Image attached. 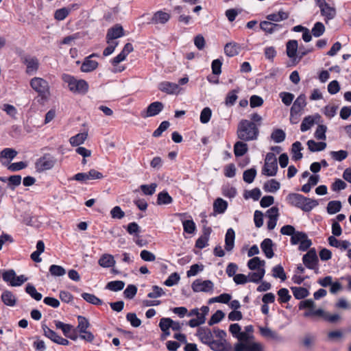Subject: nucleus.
I'll use <instances>...</instances> for the list:
<instances>
[{
    "label": "nucleus",
    "instance_id": "nucleus-1",
    "mask_svg": "<svg viewBox=\"0 0 351 351\" xmlns=\"http://www.w3.org/2000/svg\"><path fill=\"white\" fill-rule=\"evenodd\" d=\"M213 333L218 339H213V332L207 327H199L196 335L201 342L208 345L211 350L214 351H227L230 346L226 339V332L223 330L214 328Z\"/></svg>",
    "mask_w": 351,
    "mask_h": 351
},
{
    "label": "nucleus",
    "instance_id": "nucleus-2",
    "mask_svg": "<svg viewBox=\"0 0 351 351\" xmlns=\"http://www.w3.org/2000/svg\"><path fill=\"white\" fill-rule=\"evenodd\" d=\"M237 138L242 141H253L259 136V128L253 121L241 119L237 126Z\"/></svg>",
    "mask_w": 351,
    "mask_h": 351
},
{
    "label": "nucleus",
    "instance_id": "nucleus-3",
    "mask_svg": "<svg viewBox=\"0 0 351 351\" xmlns=\"http://www.w3.org/2000/svg\"><path fill=\"white\" fill-rule=\"evenodd\" d=\"M286 201L290 206L298 208L306 213L311 212L319 204L317 200L296 193L288 194L286 197Z\"/></svg>",
    "mask_w": 351,
    "mask_h": 351
},
{
    "label": "nucleus",
    "instance_id": "nucleus-4",
    "mask_svg": "<svg viewBox=\"0 0 351 351\" xmlns=\"http://www.w3.org/2000/svg\"><path fill=\"white\" fill-rule=\"evenodd\" d=\"M1 278L10 287H20L28 280L25 275L16 276V272L12 269L3 271Z\"/></svg>",
    "mask_w": 351,
    "mask_h": 351
},
{
    "label": "nucleus",
    "instance_id": "nucleus-5",
    "mask_svg": "<svg viewBox=\"0 0 351 351\" xmlns=\"http://www.w3.org/2000/svg\"><path fill=\"white\" fill-rule=\"evenodd\" d=\"M56 163V158L49 153H45L35 162V169L37 172L40 173L53 168Z\"/></svg>",
    "mask_w": 351,
    "mask_h": 351
},
{
    "label": "nucleus",
    "instance_id": "nucleus-6",
    "mask_svg": "<svg viewBox=\"0 0 351 351\" xmlns=\"http://www.w3.org/2000/svg\"><path fill=\"white\" fill-rule=\"evenodd\" d=\"M278 171L277 158L274 153L269 152L266 154L265 165L262 169V173L271 177L276 175Z\"/></svg>",
    "mask_w": 351,
    "mask_h": 351
},
{
    "label": "nucleus",
    "instance_id": "nucleus-7",
    "mask_svg": "<svg viewBox=\"0 0 351 351\" xmlns=\"http://www.w3.org/2000/svg\"><path fill=\"white\" fill-rule=\"evenodd\" d=\"M302 262L304 266L315 274L319 273V259L315 248L310 249L302 257Z\"/></svg>",
    "mask_w": 351,
    "mask_h": 351
},
{
    "label": "nucleus",
    "instance_id": "nucleus-8",
    "mask_svg": "<svg viewBox=\"0 0 351 351\" xmlns=\"http://www.w3.org/2000/svg\"><path fill=\"white\" fill-rule=\"evenodd\" d=\"M316 3L319 8L321 14L324 16L326 23L335 19L337 15V11L335 7L330 6L326 0H317Z\"/></svg>",
    "mask_w": 351,
    "mask_h": 351
},
{
    "label": "nucleus",
    "instance_id": "nucleus-9",
    "mask_svg": "<svg viewBox=\"0 0 351 351\" xmlns=\"http://www.w3.org/2000/svg\"><path fill=\"white\" fill-rule=\"evenodd\" d=\"M194 292H212L214 288L213 282L210 280H202L196 279L191 285Z\"/></svg>",
    "mask_w": 351,
    "mask_h": 351
},
{
    "label": "nucleus",
    "instance_id": "nucleus-10",
    "mask_svg": "<svg viewBox=\"0 0 351 351\" xmlns=\"http://www.w3.org/2000/svg\"><path fill=\"white\" fill-rule=\"evenodd\" d=\"M164 108V105L160 101H154L151 103L145 110L141 112V117L146 119L154 117L158 114Z\"/></svg>",
    "mask_w": 351,
    "mask_h": 351
},
{
    "label": "nucleus",
    "instance_id": "nucleus-11",
    "mask_svg": "<svg viewBox=\"0 0 351 351\" xmlns=\"http://www.w3.org/2000/svg\"><path fill=\"white\" fill-rule=\"evenodd\" d=\"M62 80L64 85L68 86L69 88H86L88 86V84L85 80H77L69 74H63Z\"/></svg>",
    "mask_w": 351,
    "mask_h": 351
},
{
    "label": "nucleus",
    "instance_id": "nucleus-12",
    "mask_svg": "<svg viewBox=\"0 0 351 351\" xmlns=\"http://www.w3.org/2000/svg\"><path fill=\"white\" fill-rule=\"evenodd\" d=\"M279 216V210L276 206L269 208L266 212V217L268 219L267 228L269 230L274 229L276 226Z\"/></svg>",
    "mask_w": 351,
    "mask_h": 351
},
{
    "label": "nucleus",
    "instance_id": "nucleus-13",
    "mask_svg": "<svg viewBox=\"0 0 351 351\" xmlns=\"http://www.w3.org/2000/svg\"><path fill=\"white\" fill-rule=\"evenodd\" d=\"M124 36V30L121 25H115L112 27L108 29L106 34V40H116V39Z\"/></svg>",
    "mask_w": 351,
    "mask_h": 351
},
{
    "label": "nucleus",
    "instance_id": "nucleus-14",
    "mask_svg": "<svg viewBox=\"0 0 351 351\" xmlns=\"http://www.w3.org/2000/svg\"><path fill=\"white\" fill-rule=\"evenodd\" d=\"M171 18L169 13L159 10L156 12L152 19L150 23L152 24H165L167 23Z\"/></svg>",
    "mask_w": 351,
    "mask_h": 351
},
{
    "label": "nucleus",
    "instance_id": "nucleus-15",
    "mask_svg": "<svg viewBox=\"0 0 351 351\" xmlns=\"http://www.w3.org/2000/svg\"><path fill=\"white\" fill-rule=\"evenodd\" d=\"M228 206V202L221 197H217L213 202V216L223 214Z\"/></svg>",
    "mask_w": 351,
    "mask_h": 351
},
{
    "label": "nucleus",
    "instance_id": "nucleus-16",
    "mask_svg": "<svg viewBox=\"0 0 351 351\" xmlns=\"http://www.w3.org/2000/svg\"><path fill=\"white\" fill-rule=\"evenodd\" d=\"M273 241L271 239H265L261 243V248L267 258H271L274 256Z\"/></svg>",
    "mask_w": 351,
    "mask_h": 351
},
{
    "label": "nucleus",
    "instance_id": "nucleus-17",
    "mask_svg": "<svg viewBox=\"0 0 351 351\" xmlns=\"http://www.w3.org/2000/svg\"><path fill=\"white\" fill-rule=\"evenodd\" d=\"M235 232L230 228L227 230L225 235V250L227 252H231L234 247Z\"/></svg>",
    "mask_w": 351,
    "mask_h": 351
},
{
    "label": "nucleus",
    "instance_id": "nucleus-18",
    "mask_svg": "<svg viewBox=\"0 0 351 351\" xmlns=\"http://www.w3.org/2000/svg\"><path fill=\"white\" fill-rule=\"evenodd\" d=\"M261 29L264 31L266 34H273L274 32L278 31L281 29L282 25L272 23L270 21H261L260 23Z\"/></svg>",
    "mask_w": 351,
    "mask_h": 351
},
{
    "label": "nucleus",
    "instance_id": "nucleus-19",
    "mask_svg": "<svg viewBox=\"0 0 351 351\" xmlns=\"http://www.w3.org/2000/svg\"><path fill=\"white\" fill-rule=\"evenodd\" d=\"M241 47L235 42H230L224 46V53L228 57H233L240 52Z\"/></svg>",
    "mask_w": 351,
    "mask_h": 351
},
{
    "label": "nucleus",
    "instance_id": "nucleus-20",
    "mask_svg": "<svg viewBox=\"0 0 351 351\" xmlns=\"http://www.w3.org/2000/svg\"><path fill=\"white\" fill-rule=\"evenodd\" d=\"M116 261L114 256L110 254H104L98 260V264L104 268H109L114 266Z\"/></svg>",
    "mask_w": 351,
    "mask_h": 351
},
{
    "label": "nucleus",
    "instance_id": "nucleus-21",
    "mask_svg": "<svg viewBox=\"0 0 351 351\" xmlns=\"http://www.w3.org/2000/svg\"><path fill=\"white\" fill-rule=\"evenodd\" d=\"M258 329L261 335L266 339L279 341L282 340V337H280L276 331L271 330L268 327L259 326Z\"/></svg>",
    "mask_w": 351,
    "mask_h": 351
},
{
    "label": "nucleus",
    "instance_id": "nucleus-22",
    "mask_svg": "<svg viewBox=\"0 0 351 351\" xmlns=\"http://www.w3.org/2000/svg\"><path fill=\"white\" fill-rule=\"evenodd\" d=\"M1 301L6 306L12 307L16 305L17 298L12 291L5 290L1 293Z\"/></svg>",
    "mask_w": 351,
    "mask_h": 351
},
{
    "label": "nucleus",
    "instance_id": "nucleus-23",
    "mask_svg": "<svg viewBox=\"0 0 351 351\" xmlns=\"http://www.w3.org/2000/svg\"><path fill=\"white\" fill-rule=\"evenodd\" d=\"M306 105V97L304 95H300L294 101L293 106L291 108V110L294 113L302 112L304 107Z\"/></svg>",
    "mask_w": 351,
    "mask_h": 351
},
{
    "label": "nucleus",
    "instance_id": "nucleus-24",
    "mask_svg": "<svg viewBox=\"0 0 351 351\" xmlns=\"http://www.w3.org/2000/svg\"><path fill=\"white\" fill-rule=\"evenodd\" d=\"M289 17V12L280 10L276 13H271L267 16V19L271 22H280L285 21Z\"/></svg>",
    "mask_w": 351,
    "mask_h": 351
},
{
    "label": "nucleus",
    "instance_id": "nucleus-25",
    "mask_svg": "<svg viewBox=\"0 0 351 351\" xmlns=\"http://www.w3.org/2000/svg\"><path fill=\"white\" fill-rule=\"evenodd\" d=\"M210 232V228H207L204 229L203 235L199 237L195 242V247L197 248L203 249L208 245V242L209 240V236Z\"/></svg>",
    "mask_w": 351,
    "mask_h": 351
},
{
    "label": "nucleus",
    "instance_id": "nucleus-26",
    "mask_svg": "<svg viewBox=\"0 0 351 351\" xmlns=\"http://www.w3.org/2000/svg\"><path fill=\"white\" fill-rule=\"evenodd\" d=\"M98 66V62L96 60L86 57L83 61L80 69L82 72L88 73L95 70Z\"/></svg>",
    "mask_w": 351,
    "mask_h": 351
},
{
    "label": "nucleus",
    "instance_id": "nucleus-27",
    "mask_svg": "<svg viewBox=\"0 0 351 351\" xmlns=\"http://www.w3.org/2000/svg\"><path fill=\"white\" fill-rule=\"evenodd\" d=\"M245 142L240 140L234 143V154L236 157H241L247 153L248 147Z\"/></svg>",
    "mask_w": 351,
    "mask_h": 351
},
{
    "label": "nucleus",
    "instance_id": "nucleus-28",
    "mask_svg": "<svg viewBox=\"0 0 351 351\" xmlns=\"http://www.w3.org/2000/svg\"><path fill=\"white\" fill-rule=\"evenodd\" d=\"M173 202V198L167 191L158 193L156 203L158 205H168Z\"/></svg>",
    "mask_w": 351,
    "mask_h": 351
},
{
    "label": "nucleus",
    "instance_id": "nucleus-29",
    "mask_svg": "<svg viewBox=\"0 0 351 351\" xmlns=\"http://www.w3.org/2000/svg\"><path fill=\"white\" fill-rule=\"evenodd\" d=\"M24 63L27 67V73H32L36 71L38 69V60L36 58L28 57L24 60Z\"/></svg>",
    "mask_w": 351,
    "mask_h": 351
},
{
    "label": "nucleus",
    "instance_id": "nucleus-30",
    "mask_svg": "<svg viewBox=\"0 0 351 351\" xmlns=\"http://www.w3.org/2000/svg\"><path fill=\"white\" fill-rule=\"evenodd\" d=\"M56 327L58 329H61L64 335L70 338L71 339L75 340L76 337L72 336L70 335L71 331L72 330V326L68 324H64L60 321L55 322Z\"/></svg>",
    "mask_w": 351,
    "mask_h": 351
},
{
    "label": "nucleus",
    "instance_id": "nucleus-31",
    "mask_svg": "<svg viewBox=\"0 0 351 351\" xmlns=\"http://www.w3.org/2000/svg\"><path fill=\"white\" fill-rule=\"evenodd\" d=\"M287 54L290 58H294L296 57L297 51L298 48V41L295 40H291L287 43Z\"/></svg>",
    "mask_w": 351,
    "mask_h": 351
},
{
    "label": "nucleus",
    "instance_id": "nucleus-32",
    "mask_svg": "<svg viewBox=\"0 0 351 351\" xmlns=\"http://www.w3.org/2000/svg\"><path fill=\"white\" fill-rule=\"evenodd\" d=\"M294 298L297 300H302L306 298L309 295V291L307 289L302 287H291Z\"/></svg>",
    "mask_w": 351,
    "mask_h": 351
},
{
    "label": "nucleus",
    "instance_id": "nucleus-33",
    "mask_svg": "<svg viewBox=\"0 0 351 351\" xmlns=\"http://www.w3.org/2000/svg\"><path fill=\"white\" fill-rule=\"evenodd\" d=\"M1 182H8L9 187L14 190L21 183V176L19 175L11 176L8 178H1Z\"/></svg>",
    "mask_w": 351,
    "mask_h": 351
},
{
    "label": "nucleus",
    "instance_id": "nucleus-34",
    "mask_svg": "<svg viewBox=\"0 0 351 351\" xmlns=\"http://www.w3.org/2000/svg\"><path fill=\"white\" fill-rule=\"evenodd\" d=\"M280 184L275 179H271L264 184L263 189L268 193H276L279 190Z\"/></svg>",
    "mask_w": 351,
    "mask_h": 351
},
{
    "label": "nucleus",
    "instance_id": "nucleus-35",
    "mask_svg": "<svg viewBox=\"0 0 351 351\" xmlns=\"http://www.w3.org/2000/svg\"><path fill=\"white\" fill-rule=\"evenodd\" d=\"M265 274V270L264 267H261L258 269L254 272L249 273L247 277L250 282L258 283L263 278Z\"/></svg>",
    "mask_w": 351,
    "mask_h": 351
},
{
    "label": "nucleus",
    "instance_id": "nucleus-36",
    "mask_svg": "<svg viewBox=\"0 0 351 351\" xmlns=\"http://www.w3.org/2000/svg\"><path fill=\"white\" fill-rule=\"evenodd\" d=\"M126 58V56L121 51L119 54H118L116 57H114L111 62L112 64L114 66V68L112 69V71L114 73L117 72H121L125 69L124 66H118V64L123 60H125Z\"/></svg>",
    "mask_w": 351,
    "mask_h": 351
},
{
    "label": "nucleus",
    "instance_id": "nucleus-37",
    "mask_svg": "<svg viewBox=\"0 0 351 351\" xmlns=\"http://www.w3.org/2000/svg\"><path fill=\"white\" fill-rule=\"evenodd\" d=\"M308 149L312 152H320L326 147L325 142H316L314 140H308L307 141Z\"/></svg>",
    "mask_w": 351,
    "mask_h": 351
},
{
    "label": "nucleus",
    "instance_id": "nucleus-38",
    "mask_svg": "<svg viewBox=\"0 0 351 351\" xmlns=\"http://www.w3.org/2000/svg\"><path fill=\"white\" fill-rule=\"evenodd\" d=\"M265 264V261H261L259 257L255 256L248 261L247 267L250 270H258L264 267Z\"/></svg>",
    "mask_w": 351,
    "mask_h": 351
},
{
    "label": "nucleus",
    "instance_id": "nucleus-39",
    "mask_svg": "<svg viewBox=\"0 0 351 351\" xmlns=\"http://www.w3.org/2000/svg\"><path fill=\"white\" fill-rule=\"evenodd\" d=\"M302 144L299 141H295L292 144L291 147V153H292V158L293 160L297 161L300 160L302 158Z\"/></svg>",
    "mask_w": 351,
    "mask_h": 351
},
{
    "label": "nucleus",
    "instance_id": "nucleus-40",
    "mask_svg": "<svg viewBox=\"0 0 351 351\" xmlns=\"http://www.w3.org/2000/svg\"><path fill=\"white\" fill-rule=\"evenodd\" d=\"M241 329L238 324H232L229 327V331L234 337L241 340L246 339L247 335L245 332H241Z\"/></svg>",
    "mask_w": 351,
    "mask_h": 351
},
{
    "label": "nucleus",
    "instance_id": "nucleus-41",
    "mask_svg": "<svg viewBox=\"0 0 351 351\" xmlns=\"http://www.w3.org/2000/svg\"><path fill=\"white\" fill-rule=\"evenodd\" d=\"M81 296L86 302L91 304L99 306L103 304V301L94 294L82 293Z\"/></svg>",
    "mask_w": 351,
    "mask_h": 351
},
{
    "label": "nucleus",
    "instance_id": "nucleus-42",
    "mask_svg": "<svg viewBox=\"0 0 351 351\" xmlns=\"http://www.w3.org/2000/svg\"><path fill=\"white\" fill-rule=\"evenodd\" d=\"M285 138L286 134L282 129H274L271 134V138L276 143H282Z\"/></svg>",
    "mask_w": 351,
    "mask_h": 351
},
{
    "label": "nucleus",
    "instance_id": "nucleus-43",
    "mask_svg": "<svg viewBox=\"0 0 351 351\" xmlns=\"http://www.w3.org/2000/svg\"><path fill=\"white\" fill-rule=\"evenodd\" d=\"M341 207H342L341 203L340 201H339V200L330 201L328 203V205L326 207L327 213L330 215L335 214L341 210Z\"/></svg>",
    "mask_w": 351,
    "mask_h": 351
},
{
    "label": "nucleus",
    "instance_id": "nucleus-44",
    "mask_svg": "<svg viewBox=\"0 0 351 351\" xmlns=\"http://www.w3.org/2000/svg\"><path fill=\"white\" fill-rule=\"evenodd\" d=\"M87 136V133H78L77 134L70 138L69 143L72 146H78L84 143Z\"/></svg>",
    "mask_w": 351,
    "mask_h": 351
},
{
    "label": "nucleus",
    "instance_id": "nucleus-45",
    "mask_svg": "<svg viewBox=\"0 0 351 351\" xmlns=\"http://www.w3.org/2000/svg\"><path fill=\"white\" fill-rule=\"evenodd\" d=\"M25 292L36 301H40L42 299V294L37 291L32 284L28 283L26 285Z\"/></svg>",
    "mask_w": 351,
    "mask_h": 351
},
{
    "label": "nucleus",
    "instance_id": "nucleus-46",
    "mask_svg": "<svg viewBox=\"0 0 351 351\" xmlns=\"http://www.w3.org/2000/svg\"><path fill=\"white\" fill-rule=\"evenodd\" d=\"M38 91V95L36 97V101L40 104H45L50 95L49 89H35Z\"/></svg>",
    "mask_w": 351,
    "mask_h": 351
},
{
    "label": "nucleus",
    "instance_id": "nucleus-47",
    "mask_svg": "<svg viewBox=\"0 0 351 351\" xmlns=\"http://www.w3.org/2000/svg\"><path fill=\"white\" fill-rule=\"evenodd\" d=\"M125 228L129 234L134 237H139L141 228L136 222L129 223Z\"/></svg>",
    "mask_w": 351,
    "mask_h": 351
},
{
    "label": "nucleus",
    "instance_id": "nucleus-48",
    "mask_svg": "<svg viewBox=\"0 0 351 351\" xmlns=\"http://www.w3.org/2000/svg\"><path fill=\"white\" fill-rule=\"evenodd\" d=\"M272 276L276 278H280L281 281H285L287 278L284 268L281 265H277L273 267Z\"/></svg>",
    "mask_w": 351,
    "mask_h": 351
},
{
    "label": "nucleus",
    "instance_id": "nucleus-49",
    "mask_svg": "<svg viewBox=\"0 0 351 351\" xmlns=\"http://www.w3.org/2000/svg\"><path fill=\"white\" fill-rule=\"evenodd\" d=\"M261 195V190L258 188H254L250 191H246L243 194L245 199H252L254 201L259 199Z\"/></svg>",
    "mask_w": 351,
    "mask_h": 351
},
{
    "label": "nucleus",
    "instance_id": "nucleus-50",
    "mask_svg": "<svg viewBox=\"0 0 351 351\" xmlns=\"http://www.w3.org/2000/svg\"><path fill=\"white\" fill-rule=\"evenodd\" d=\"M125 287V282L121 280H114L109 282L106 288L112 291H119L122 290Z\"/></svg>",
    "mask_w": 351,
    "mask_h": 351
},
{
    "label": "nucleus",
    "instance_id": "nucleus-51",
    "mask_svg": "<svg viewBox=\"0 0 351 351\" xmlns=\"http://www.w3.org/2000/svg\"><path fill=\"white\" fill-rule=\"evenodd\" d=\"M212 116V110L209 107H205L200 112L199 121L202 123H208Z\"/></svg>",
    "mask_w": 351,
    "mask_h": 351
},
{
    "label": "nucleus",
    "instance_id": "nucleus-52",
    "mask_svg": "<svg viewBox=\"0 0 351 351\" xmlns=\"http://www.w3.org/2000/svg\"><path fill=\"white\" fill-rule=\"evenodd\" d=\"M256 176V170L254 168H251L244 171L243 174V180L248 184L253 182Z\"/></svg>",
    "mask_w": 351,
    "mask_h": 351
},
{
    "label": "nucleus",
    "instance_id": "nucleus-53",
    "mask_svg": "<svg viewBox=\"0 0 351 351\" xmlns=\"http://www.w3.org/2000/svg\"><path fill=\"white\" fill-rule=\"evenodd\" d=\"M49 273L51 276L59 277L62 276L66 274L64 268L60 265H51L49 269Z\"/></svg>",
    "mask_w": 351,
    "mask_h": 351
},
{
    "label": "nucleus",
    "instance_id": "nucleus-54",
    "mask_svg": "<svg viewBox=\"0 0 351 351\" xmlns=\"http://www.w3.org/2000/svg\"><path fill=\"white\" fill-rule=\"evenodd\" d=\"M278 301L280 303L288 302L291 296L289 294V290L286 288H282L278 291Z\"/></svg>",
    "mask_w": 351,
    "mask_h": 351
},
{
    "label": "nucleus",
    "instance_id": "nucleus-55",
    "mask_svg": "<svg viewBox=\"0 0 351 351\" xmlns=\"http://www.w3.org/2000/svg\"><path fill=\"white\" fill-rule=\"evenodd\" d=\"M157 184L152 183L151 184H142L140 189L145 195H152L156 192Z\"/></svg>",
    "mask_w": 351,
    "mask_h": 351
},
{
    "label": "nucleus",
    "instance_id": "nucleus-56",
    "mask_svg": "<svg viewBox=\"0 0 351 351\" xmlns=\"http://www.w3.org/2000/svg\"><path fill=\"white\" fill-rule=\"evenodd\" d=\"M182 226L184 231L188 234H193L196 229L195 223L192 219L182 221Z\"/></svg>",
    "mask_w": 351,
    "mask_h": 351
},
{
    "label": "nucleus",
    "instance_id": "nucleus-57",
    "mask_svg": "<svg viewBox=\"0 0 351 351\" xmlns=\"http://www.w3.org/2000/svg\"><path fill=\"white\" fill-rule=\"evenodd\" d=\"M332 158L336 161L341 162L348 157V152L346 150L332 151L330 153Z\"/></svg>",
    "mask_w": 351,
    "mask_h": 351
},
{
    "label": "nucleus",
    "instance_id": "nucleus-58",
    "mask_svg": "<svg viewBox=\"0 0 351 351\" xmlns=\"http://www.w3.org/2000/svg\"><path fill=\"white\" fill-rule=\"evenodd\" d=\"M314 123L315 120L313 117L308 116L305 117L300 125V130L302 132L308 130L313 125Z\"/></svg>",
    "mask_w": 351,
    "mask_h": 351
},
{
    "label": "nucleus",
    "instance_id": "nucleus-59",
    "mask_svg": "<svg viewBox=\"0 0 351 351\" xmlns=\"http://www.w3.org/2000/svg\"><path fill=\"white\" fill-rule=\"evenodd\" d=\"M307 234L304 232L295 231L294 234L291 237V245H297L301 242L304 239H306Z\"/></svg>",
    "mask_w": 351,
    "mask_h": 351
},
{
    "label": "nucleus",
    "instance_id": "nucleus-60",
    "mask_svg": "<svg viewBox=\"0 0 351 351\" xmlns=\"http://www.w3.org/2000/svg\"><path fill=\"white\" fill-rule=\"evenodd\" d=\"M32 88H47L49 86L48 82L43 78L34 77L30 82Z\"/></svg>",
    "mask_w": 351,
    "mask_h": 351
},
{
    "label": "nucleus",
    "instance_id": "nucleus-61",
    "mask_svg": "<svg viewBox=\"0 0 351 351\" xmlns=\"http://www.w3.org/2000/svg\"><path fill=\"white\" fill-rule=\"evenodd\" d=\"M325 32V27L321 22H317L315 23L313 27L311 29V33L315 37L321 36Z\"/></svg>",
    "mask_w": 351,
    "mask_h": 351
},
{
    "label": "nucleus",
    "instance_id": "nucleus-62",
    "mask_svg": "<svg viewBox=\"0 0 351 351\" xmlns=\"http://www.w3.org/2000/svg\"><path fill=\"white\" fill-rule=\"evenodd\" d=\"M225 314L221 310H217L210 318L208 322L209 326L219 323Z\"/></svg>",
    "mask_w": 351,
    "mask_h": 351
},
{
    "label": "nucleus",
    "instance_id": "nucleus-63",
    "mask_svg": "<svg viewBox=\"0 0 351 351\" xmlns=\"http://www.w3.org/2000/svg\"><path fill=\"white\" fill-rule=\"evenodd\" d=\"M106 43L108 44V47L104 50L103 55L104 56L111 55L119 45V42L117 40H106Z\"/></svg>",
    "mask_w": 351,
    "mask_h": 351
},
{
    "label": "nucleus",
    "instance_id": "nucleus-64",
    "mask_svg": "<svg viewBox=\"0 0 351 351\" xmlns=\"http://www.w3.org/2000/svg\"><path fill=\"white\" fill-rule=\"evenodd\" d=\"M222 194L226 197L233 198L237 195V189L230 185L223 186L221 189Z\"/></svg>",
    "mask_w": 351,
    "mask_h": 351
}]
</instances>
